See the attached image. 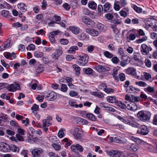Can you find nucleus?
Listing matches in <instances>:
<instances>
[{
	"mask_svg": "<svg viewBox=\"0 0 157 157\" xmlns=\"http://www.w3.org/2000/svg\"><path fill=\"white\" fill-rule=\"evenodd\" d=\"M137 116L141 121L145 122L150 119L151 113L149 112L141 111L137 113Z\"/></svg>",
	"mask_w": 157,
	"mask_h": 157,
	"instance_id": "nucleus-1",
	"label": "nucleus"
},
{
	"mask_svg": "<svg viewBox=\"0 0 157 157\" xmlns=\"http://www.w3.org/2000/svg\"><path fill=\"white\" fill-rule=\"evenodd\" d=\"M77 57L80 58L78 61V63L81 66L85 65L87 63L89 59L88 56L87 54H84L83 56H78Z\"/></svg>",
	"mask_w": 157,
	"mask_h": 157,
	"instance_id": "nucleus-2",
	"label": "nucleus"
},
{
	"mask_svg": "<svg viewBox=\"0 0 157 157\" xmlns=\"http://www.w3.org/2000/svg\"><path fill=\"white\" fill-rule=\"evenodd\" d=\"M82 131V129L81 128H76L75 129L74 131L72 130L70 131L71 134L73 135L75 139H79L81 137V132Z\"/></svg>",
	"mask_w": 157,
	"mask_h": 157,
	"instance_id": "nucleus-3",
	"label": "nucleus"
},
{
	"mask_svg": "<svg viewBox=\"0 0 157 157\" xmlns=\"http://www.w3.org/2000/svg\"><path fill=\"white\" fill-rule=\"evenodd\" d=\"M139 128L140 129L137 131V133L142 135H146L148 133V129L145 125H140Z\"/></svg>",
	"mask_w": 157,
	"mask_h": 157,
	"instance_id": "nucleus-4",
	"label": "nucleus"
},
{
	"mask_svg": "<svg viewBox=\"0 0 157 157\" xmlns=\"http://www.w3.org/2000/svg\"><path fill=\"white\" fill-rule=\"evenodd\" d=\"M10 146L6 143L2 142L0 143V150L3 152H8L10 151Z\"/></svg>",
	"mask_w": 157,
	"mask_h": 157,
	"instance_id": "nucleus-5",
	"label": "nucleus"
},
{
	"mask_svg": "<svg viewBox=\"0 0 157 157\" xmlns=\"http://www.w3.org/2000/svg\"><path fill=\"white\" fill-rule=\"evenodd\" d=\"M151 50L152 48L148 47L146 44H143L141 46L140 51L141 53L143 55H147L149 53V51Z\"/></svg>",
	"mask_w": 157,
	"mask_h": 157,
	"instance_id": "nucleus-6",
	"label": "nucleus"
},
{
	"mask_svg": "<svg viewBox=\"0 0 157 157\" xmlns=\"http://www.w3.org/2000/svg\"><path fill=\"white\" fill-rule=\"evenodd\" d=\"M7 89L9 91L13 92L16 91L17 90H19L20 87L18 84L13 83L10 85L8 84Z\"/></svg>",
	"mask_w": 157,
	"mask_h": 157,
	"instance_id": "nucleus-7",
	"label": "nucleus"
},
{
	"mask_svg": "<svg viewBox=\"0 0 157 157\" xmlns=\"http://www.w3.org/2000/svg\"><path fill=\"white\" fill-rule=\"evenodd\" d=\"M96 70L99 72H105L110 71L109 67L106 66L98 65L95 67Z\"/></svg>",
	"mask_w": 157,
	"mask_h": 157,
	"instance_id": "nucleus-8",
	"label": "nucleus"
},
{
	"mask_svg": "<svg viewBox=\"0 0 157 157\" xmlns=\"http://www.w3.org/2000/svg\"><path fill=\"white\" fill-rule=\"evenodd\" d=\"M47 99L50 101H53L57 98V95L56 93L53 91H50L48 93L47 95L46 96Z\"/></svg>",
	"mask_w": 157,
	"mask_h": 157,
	"instance_id": "nucleus-9",
	"label": "nucleus"
},
{
	"mask_svg": "<svg viewBox=\"0 0 157 157\" xmlns=\"http://www.w3.org/2000/svg\"><path fill=\"white\" fill-rule=\"evenodd\" d=\"M43 152V150L41 148H36L34 149L32 152L33 157H39L40 154Z\"/></svg>",
	"mask_w": 157,
	"mask_h": 157,
	"instance_id": "nucleus-10",
	"label": "nucleus"
},
{
	"mask_svg": "<svg viewBox=\"0 0 157 157\" xmlns=\"http://www.w3.org/2000/svg\"><path fill=\"white\" fill-rule=\"evenodd\" d=\"M109 155L111 157H119L121 155V153L119 151L112 150L109 152Z\"/></svg>",
	"mask_w": 157,
	"mask_h": 157,
	"instance_id": "nucleus-11",
	"label": "nucleus"
},
{
	"mask_svg": "<svg viewBox=\"0 0 157 157\" xmlns=\"http://www.w3.org/2000/svg\"><path fill=\"white\" fill-rule=\"evenodd\" d=\"M86 31L88 33L94 36H97L98 34V32L94 29L87 28L86 29Z\"/></svg>",
	"mask_w": 157,
	"mask_h": 157,
	"instance_id": "nucleus-12",
	"label": "nucleus"
},
{
	"mask_svg": "<svg viewBox=\"0 0 157 157\" xmlns=\"http://www.w3.org/2000/svg\"><path fill=\"white\" fill-rule=\"evenodd\" d=\"M110 139L111 141L116 143H124L126 142V140L123 141L121 140H120L119 137L116 136H114L112 137H110Z\"/></svg>",
	"mask_w": 157,
	"mask_h": 157,
	"instance_id": "nucleus-13",
	"label": "nucleus"
},
{
	"mask_svg": "<svg viewBox=\"0 0 157 157\" xmlns=\"http://www.w3.org/2000/svg\"><path fill=\"white\" fill-rule=\"evenodd\" d=\"M126 72L127 74L135 77L136 75V70L132 67H130L127 69L126 70Z\"/></svg>",
	"mask_w": 157,
	"mask_h": 157,
	"instance_id": "nucleus-14",
	"label": "nucleus"
},
{
	"mask_svg": "<svg viewBox=\"0 0 157 157\" xmlns=\"http://www.w3.org/2000/svg\"><path fill=\"white\" fill-rule=\"evenodd\" d=\"M18 8L23 12H25L27 9V6L23 3H18L17 5Z\"/></svg>",
	"mask_w": 157,
	"mask_h": 157,
	"instance_id": "nucleus-15",
	"label": "nucleus"
},
{
	"mask_svg": "<svg viewBox=\"0 0 157 157\" xmlns=\"http://www.w3.org/2000/svg\"><path fill=\"white\" fill-rule=\"evenodd\" d=\"M75 119L76 121H78L79 122V124H86L88 123L87 121L80 117H75Z\"/></svg>",
	"mask_w": 157,
	"mask_h": 157,
	"instance_id": "nucleus-16",
	"label": "nucleus"
},
{
	"mask_svg": "<svg viewBox=\"0 0 157 157\" xmlns=\"http://www.w3.org/2000/svg\"><path fill=\"white\" fill-rule=\"evenodd\" d=\"M69 29L74 34H77L79 33V28L77 27L71 26Z\"/></svg>",
	"mask_w": 157,
	"mask_h": 157,
	"instance_id": "nucleus-17",
	"label": "nucleus"
},
{
	"mask_svg": "<svg viewBox=\"0 0 157 157\" xmlns=\"http://www.w3.org/2000/svg\"><path fill=\"white\" fill-rule=\"evenodd\" d=\"M111 5L109 2H106L103 5L104 11L105 13L109 12Z\"/></svg>",
	"mask_w": 157,
	"mask_h": 157,
	"instance_id": "nucleus-18",
	"label": "nucleus"
},
{
	"mask_svg": "<svg viewBox=\"0 0 157 157\" xmlns=\"http://www.w3.org/2000/svg\"><path fill=\"white\" fill-rule=\"evenodd\" d=\"M82 21L84 23L88 25H90L91 20L88 17L84 16L82 17Z\"/></svg>",
	"mask_w": 157,
	"mask_h": 157,
	"instance_id": "nucleus-19",
	"label": "nucleus"
},
{
	"mask_svg": "<svg viewBox=\"0 0 157 157\" xmlns=\"http://www.w3.org/2000/svg\"><path fill=\"white\" fill-rule=\"evenodd\" d=\"M73 67L75 71V74L76 75H78L80 73V68L77 65L74 64L73 65Z\"/></svg>",
	"mask_w": 157,
	"mask_h": 157,
	"instance_id": "nucleus-20",
	"label": "nucleus"
},
{
	"mask_svg": "<svg viewBox=\"0 0 157 157\" xmlns=\"http://www.w3.org/2000/svg\"><path fill=\"white\" fill-rule=\"evenodd\" d=\"M102 5H99L98 7V15L101 16L103 13L104 9Z\"/></svg>",
	"mask_w": 157,
	"mask_h": 157,
	"instance_id": "nucleus-21",
	"label": "nucleus"
},
{
	"mask_svg": "<svg viewBox=\"0 0 157 157\" xmlns=\"http://www.w3.org/2000/svg\"><path fill=\"white\" fill-rule=\"evenodd\" d=\"M88 6L90 8L93 10H94L97 8L96 4L93 1L89 2L88 3Z\"/></svg>",
	"mask_w": 157,
	"mask_h": 157,
	"instance_id": "nucleus-22",
	"label": "nucleus"
},
{
	"mask_svg": "<svg viewBox=\"0 0 157 157\" xmlns=\"http://www.w3.org/2000/svg\"><path fill=\"white\" fill-rule=\"evenodd\" d=\"M130 60L129 58L127 57V58L125 60L123 61H121L120 62V65L123 67H125L128 63H129Z\"/></svg>",
	"mask_w": 157,
	"mask_h": 157,
	"instance_id": "nucleus-23",
	"label": "nucleus"
},
{
	"mask_svg": "<svg viewBox=\"0 0 157 157\" xmlns=\"http://www.w3.org/2000/svg\"><path fill=\"white\" fill-rule=\"evenodd\" d=\"M116 105L122 109H123L126 108V105L121 101H117L116 102Z\"/></svg>",
	"mask_w": 157,
	"mask_h": 157,
	"instance_id": "nucleus-24",
	"label": "nucleus"
},
{
	"mask_svg": "<svg viewBox=\"0 0 157 157\" xmlns=\"http://www.w3.org/2000/svg\"><path fill=\"white\" fill-rule=\"evenodd\" d=\"M86 117L89 120L93 121H95L96 120V118L92 114L88 113L86 114Z\"/></svg>",
	"mask_w": 157,
	"mask_h": 157,
	"instance_id": "nucleus-25",
	"label": "nucleus"
},
{
	"mask_svg": "<svg viewBox=\"0 0 157 157\" xmlns=\"http://www.w3.org/2000/svg\"><path fill=\"white\" fill-rule=\"evenodd\" d=\"M78 48L77 46H74L70 48L68 50V52L70 53H74L75 52V51L78 50Z\"/></svg>",
	"mask_w": 157,
	"mask_h": 157,
	"instance_id": "nucleus-26",
	"label": "nucleus"
},
{
	"mask_svg": "<svg viewBox=\"0 0 157 157\" xmlns=\"http://www.w3.org/2000/svg\"><path fill=\"white\" fill-rule=\"evenodd\" d=\"M130 106L131 108V110L132 111H135L137 109V106L136 104L134 102H131L130 103Z\"/></svg>",
	"mask_w": 157,
	"mask_h": 157,
	"instance_id": "nucleus-27",
	"label": "nucleus"
},
{
	"mask_svg": "<svg viewBox=\"0 0 157 157\" xmlns=\"http://www.w3.org/2000/svg\"><path fill=\"white\" fill-rule=\"evenodd\" d=\"M129 125L132 126L136 127V128H139L140 125L137 122L133 121H130L129 122Z\"/></svg>",
	"mask_w": 157,
	"mask_h": 157,
	"instance_id": "nucleus-28",
	"label": "nucleus"
},
{
	"mask_svg": "<svg viewBox=\"0 0 157 157\" xmlns=\"http://www.w3.org/2000/svg\"><path fill=\"white\" fill-rule=\"evenodd\" d=\"M139 148L138 146L136 144H132L130 147V150L131 151H135L138 150Z\"/></svg>",
	"mask_w": 157,
	"mask_h": 157,
	"instance_id": "nucleus-29",
	"label": "nucleus"
},
{
	"mask_svg": "<svg viewBox=\"0 0 157 157\" xmlns=\"http://www.w3.org/2000/svg\"><path fill=\"white\" fill-rule=\"evenodd\" d=\"M111 28L112 29L113 33L116 35L119 33V31L118 29L116 27V25H111Z\"/></svg>",
	"mask_w": 157,
	"mask_h": 157,
	"instance_id": "nucleus-30",
	"label": "nucleus"
},
{
	"mask_svg": "<svg viewBox=\"0 0 157 157\" xmlns=\"http://www.w3.org/2000/svg\"><path fill=\"white\" fill-rule=\"evenodd\" d=\"M107 101L110 103L116 102L115 98L112 96H109L107 98Z\"/></svg>",
	"mask_w": 157,
	"mask_h": 157,
	"instance_id": "nucleus-31",
	"label": "nucleus"
},
{
	"mask_svg": "<svg viewBox=\"0 0 157 157\" xmlns=\"http://www.w3.org/2000/svg\"><path fill=\"white\" fill-rule=\"evenodd\" d=\"M43 55V53L40 52L35 51L34 53V56L37 58L41 57Z\"/></svg>",
	"mask_w": 157,
	"mask_h": 157,
	"instance_id": "nucleus-32",
	"label": "nucleus"
},
{
	"mask_svg": "<svg viewBox=\"0 0 157 157\" xmlns=\"http://www.w3.org/2000/svg\"><path fill=\"white\" fill-rule=\"evenodd\" d=\"M132 7L134 10L138 13H140L142 11V8L137 7L135 5H133Z\"/></svg>",
	"mask_w": 157,
	"mask_h": 157,
	"instance_id": "nucleus-33",
	"label": "nucleus"
},
{
	"mask_svg": "<svg viewBox=\"0 0 157 157\" xmlns=\"http://www.w3.org/2000/svg\"><path fill=\"white\" fill-rule=\"evenodd\" d=\"M135 84L136 85L141 87H145L147 86V84L145 82L142 81L136 82Z\"/></svg>",
	"mask_w": 157,
	"mask_h": 157,
	"instance_id": "nucleus-34",
	"label": "nucleus"
},
{
	"mask_svg": "<svg viewBox=\"0 0 157 157\" xmlns=\"http://www.w3.org/2000/svg\"><path fill=\"white\" fill-rule=\"evenodd\" d=\"M83 70L86 74H91L92 73L93 70L91 68L88 67L86 69L84 68Z\"/></svg>",
	"mask_w": 157,
	"mask_h": 157,
	"instance_id": "nucleus-35",
	"label": "nucleus"
},
{
	"mask_svg": "<svg viewBox=\"0 0 157 157\" xmlns=\"http://www.w3.org/2000/svg\"><path fill=\"white\" fill-rule=\"evenodd\" d=\"M118 53L121 56V58H123V56L127 57V55L124 53L123 49L121 48H119L118 49Z\"/></svg>",
	"mask_w": 157,
	"mask_h": 157,
	"instance_id": "nucleus-36",
	"label": "nucleus"
},
{
	"mask_svg": "<svg viewBox=\"0 0 157 157\" xmlns=\"http://www.w3.org/2000/svg\"><path fill=\"white\" fill-rule=\"evenodd\" d=\"M92 94L101 98H102L103 97V95L102 93L97 92H93Z\"/></svg>",
	"mask_w": 157,
	"mask_h": 157,
	"instance_id": "nucleus-37",
	"label": "nucleus"
},
{
	"mask_svg": "<svg viewBox=\"0 0 157 157\" xmlns=\"http://www.w3.org/2000/svg\"><path fill=\"white\" fill-rule=\"evenodd\" d=\"M67 86L65 84H62L60 88L62 92H65L67 91Z\"/></svg>",
	"mask_w": 157,
	"mask_h": 157,
	"instance_id": "nucleus-38",
	"label": "nucleus"
},
{
	"mask_svg": "<svg viewBox=\"0 0 157 157\" xmlns=\"http://www.w3.org/2000/svg\"><path fill=\"white\" fill-rule=\"evenodd\" d=\"M4 45H2V46L4 47L5 49L7 48H10L11 46L10 41L6 42Z\"/></svg>",
	"mask_w": 157,
	"mask_h": 157,
	"instance_id": "nucleus-39",
	"label": "nucleus"
},
{
	"mask_svg": "<svg viewBox=\"0 0 157 157\" xmlns=\"http://www.w3.org/2000/svg\"><path fill=\"white\" fill-rule=\"evenodd\" d=\"M97 27L98 29L101 31H102L104 30V26L101 23H99L97 24Z\"/></svg>",
	"mask_w": 157,
	"mask_h": 157,
	"instance_id": "nucleus-40",
	"label": "nucleus"
},
{
	"mask_svg": "<svg viewBox=\"0 0 157 157\" xmlns=\"http://www.w3.org/2000/svg\"><path fill=\"white\" fill-rule=\"evenodd\" d=\"M104 55L106 57L109 58H111L113 56V55L107 51L105 52Z\"/></svg>",
	"mask_w": 157,
	"mask_h": 157,
	"instance_id": "nucleus-41",
	"label": "nucleus"
},
{
	"mask_svg": "<svg viewBox=\"0 0 157 157\" xmlns=\"http://www.w3.org/2000/svg\"><path fill=\"white\" fill-rule=\"evenodd\" d=\"M147 40V38L146 36L143 37L142 38L136 40V42L138 44L140 43L146 41Z\"/></svg>",
	"mask_w": 157,
	"mask_h": 157,
	"instance_id": "nucleus-42",
	"label": "nucleus"
},
{
	"mask_svg": "<svg viewBox=\"0 0 157 157\" xmlns=\"http://www.w3.org/2000/svg\"><path fill=\"white\" fill-rule=\"evenodd\" d=\"M145 65L148 67H150L151 65V63L150 61L148 59H146L145 60Z\"/></svg>",
	"mask_w": 157,
	"mask_h": 157,
	"instance_id": "nucleus-43",
	"label": "nucleus"
},
{
	"mask_svg": "<svg viewBox=\"0 0 157 157\" xmlns=\"http://www.w3.org/2000/svg\"><path fill=\"white\" fill-rule=\"evenodd\" d=\"M119 78H120V80L121 81H124L125 79V75L123 73H121L118 75Z\"/></svg>",
	"mask_w": 157,
	"mask_h": 157,
	"instance_id": "nucleus-44",
	"label": "nucleus"
},
{
	"mask_svg": "<svg viewBox=\"0 0 157 157\" xmlns=\"http://www.w3.org/2000/svg\"><path fill=\"white\" fill-rule=\"evenodd\" d=\"M105 17L109 20H111L113 17V16L110 13H108L105 14Z\"/></svg>",
	"mask_w": 157,
	"mask_h": 157,
	"instance_id": "nucleus-45",
	"label": "nucleus"
},
{
	"mask_svg": "<svg viewBox=\"0 0 157 157\" xmlns=\"http://www.w3.org/2000/svg\"><path fill=\"white\" fill-rule=\"evenodd\" d=\"M8 86V84L5 83H0V90L4 88H7V87Z\"/></svg>",
	"mask_w": 157,
	"mask_h": 157,
	"instance_id": "nucleus-46",
	"label": "nucleus"
},
{
	"mask_svg": "<svg viewBox=\"0 0 157 157\" xmlns=\"http://www.w3.org/2000/svg\"><path fill=\"white\" fill-rule=\"evenodd\" d=\"M52 147L56 151L59 150L61 148L60 146L58 144H52Z\"/></svg>",
	"mask_w": 157,
	"mask_h": 157,
	"instance_id": "nucleus-47",
	"label": "nucleus"
},
{
	"mask_svg": "<svg viewBox=\"0 0 157 157\" xmlns=\"http://www.w3.org/2000/svg\"><path fill=\"white\" fill-rule=\"evenodd\" d=\"M60 42L62 44L66 45L68 43V41L67 39H62L60 40Z\"/></svg>",
	"mask_w": 157,
	"mask_h": 157,
	"instance_id": "nucleus-48",
	"label": "nucleus"
},
{
	"mask_svg": "<svg viewBox=\"0 0 157 157\" xmlns=\"http://www.w3.org/2000/svg\"><path fill=\"white\" fill-rule=\"evenodd\" d=\"M80 37L81 40H86L88 38L86 35L84 33H82L80 35Z\"/></svg>",
	"mask_w": 157,
	"mask_h": 157,
	"instance_id": "nucleus-49",
	"label": "nucleus"
},
{
	"mask_svg": "<svg viewBox=\"0 0 157 157\" xmlns=\"http://www.w3.org/2000/svg\"><path fill=\"white\" fill-rule=\"evenodd\" d=\"M38 108L39 106L36 104H34L31 107V109L32 110L34 111H36L38 110Z\"/></svg>",
	"mask_w": 157,
	"mask_h": 157,
	"instance_id": "nucleus-50",
	"label": "nucleus"
},
{
	"mask_svg": "<svg viewBox=\"0 0 157 157\" xmlns=\"http://www.w3.org/2000/svg\"><path fill=\"white\" fill-rule=\"evenodd\" d=\"M132 100L134 102H138L140 100V97H136L134 96H132Z\"/></svg>",
	"mask_w": 157,
	"mask_h": 157,
	"instance_id": "nucleus-51",
	"label": "nucleus"
},
{
	"mask_svg": "<svg viewBox=\"0 0 157 157\" xmlns=\"http://www.w3.org/2000/svg\"><path fill=\"white\" fill-rule=\"evenodd\" d=\"M75 148H76V151L78 150L80 152H82L83 151V148L79 144L76 145Z\"/></svg>",
	"mask_w": 157,
	"mask_h": 157,
	"instance_id": "nucleus-52",
	"label": "nucleus"
},
{
	"mask_svg": "<svg viewBox=\"0 0 157 157\" xmlns=\"http://www.w3.org/2000/svg\"><path fill=\"white\" fill-rule=\"evenodd\" d=\"M94 48V47L92 45L89 46L87 48V50L88 52H92Z\"/></svg>",
	"mask_w": 157,
	"mask_h": 157,
	"instance_id": "nucleus-53",
	"label": "nucleus"
},
{
	"mask_svg": "<svg viewBox=\"0 0 157 157\" xmlns=\"http://www.w3.org/2000/svg\"><path fill=\"white\" fill-rule=\"evenodd\" d=\"M42 5L41 6V8L43 10L45 9L46 6H47L46 1L45 0H43L42 2Z\"/></svg>",
	"mask_w": 157,
	"mask_h": 157,
	"instance_id": "nucleus-54",
	"label": "nucleus"
},
{
	"mask_svg": "<svg viewBox=\"0 0 157 157\" xmlns=\"http://www.w3.org/2000/svg\"><path fill=\"white\" fill-rule=\"evenodd\" d=\"M113 63L115 64H117L119 61V59L117 57H113L111 59Z\"/></svg>",
	"mask_w": 157,
	"mask_h": 157,
	"instance_id": "nucleus-55",
	"label": "nucleus"
},
{
	"mask_svg": "<svg viewBox=\"0 0 157 157\" xmlns=\"http://www.w3.org/2000/svg\"><path fill=\"white\" fill-rule=\"evenodd\" d=\"M43 71V67L42 65H40L37 67L36 69V72L38 73H40Z\"/></svg>",
	"mask_w": 157,
	"mask_h": 157,
	"instance_id": "nucleus-56",
	"label": "nucleus"
},
{
	"mask_svg": "<svg viewBox=\"0 0 157 157\" xmlns=\"http://www.w3.org/2000/svg\"><path fill=\"white\" fill-rule=\"evenodd\" d=\"M59 56H60V55H58V54H56L55 52L53 53L52 55V58L55 60L58 59Z\"/></svg>",
	"mask_w": 157,
	"mask_h": 157,
	"instance_id": "nucleus-57",
	"label": "nucleus"
},
{
	"mask_svg": "<svg viewBox=\"0 0 157 157\" xmlns=\"http://www.w3.org/2000/svg\"><path fill=\"white\" fill-rule=\"evenodd\" d=\"M12 150L14 152H18L19 149L18 147L15 145H13L12 147Z\"/></svg>",
	"mask_w": 157,
	"mask_h": 157,
	"instance_id": "nucleus-58",
	"label": "nucleus"
},
{
	"mask_svg": "<svg viewBox=\"0 0 157 157\" xmlns=\"http://www.w3.org/2000/svg\"><path fill=\"white\" fill-rule=\"evenodd\" d=\"M44 96H40V95H38L37 97H36V99L38 100L39 102H42L44 100Z\"/></svg>",
	"mask_w": 157,
	"mask_h": 157,
	"instance_id": "nucleus-59",
	"label": "nucleus"
},
{
	"mask_svg": "<svg viewBox=\"0 0 157 157\" xmlns=\"http://www.w3.org/2000/svg\"><path fill=\"white\" fill-rule=\"evenodd\" d=\"M49 38L51 43H53L55 42V38L53 35L50 34L49 36Z\"/></svg>",
	"mask_w": 157,
	"mask_h": 157,
	"instance_id": "nucleus-60",
	"label": "nucleus"
},
{
	"mask_svg": "<svg viewBox=\"0 0 157 157\" xmlns=\"http://www.w3.org/2000/svg\"><path fill=\"white\" fill-rule=\"evenodd\" d=\"M16 136L17 140L19 141H24V139L23 136L19 134H17Z\"/></svg>",
	"mask_w": 157,
	"mask_h": 157,
	"instance_id": "nucleus-61",
	"label": "nucleus"
},
{
	"mask_svg": "<svg viewBox=\"0 0 157 157\" xmlns=\"http://www.w3.org/2000/svg\"><path fill=\"white\" fill-rule=\"evenodd\" d=\"M145 78L147 80L150 81L151 80V75L148 73H146L144 75Z\"/></svg>",
	"mask_w": 157,
	"mask_h": 157,
	"instance_id": "nucleus-62",
	"label": "nucleus"
},
{
	"mask_svg": "<svg viewBox=\"0 0 157 157\" xmlns=\"http://www.w3.org/2000/svg\"><path fill=\"white\" fill-rule=\"evenodd\" d=\"M145 89L150 93H152L154 92V89L153 87H152L150 86H148L147 88Z\"/></svg>",
	"mask_w": 157,
	"mask_h": 157,
	"instance_id": "nucleus-63",
	"label": "nucleus"
},
{
	"mask_svg": "<svg viewBox=\"0 0 157 157\" xmlns=\"http://www.w3.org/2000/svg\"><path fill=\"white\" fill-rule=\"evenodd\" d=\"M104 90L107 94H109L110 93H113V90L111 88H105L104 89Z\"/></svg>",
	"mask_w": 157,
	"mask_h": 157,
	"instance_id": "nucleus-64",
	"label": "nucleus"
}]
</instances>
